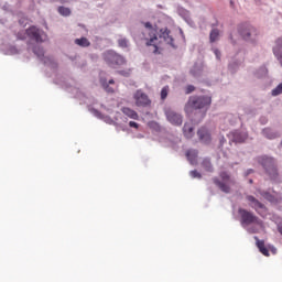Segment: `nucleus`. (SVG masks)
I'll list each match as a JSON object with an SVG mask.
<instances>
[{
	"label": "nucleus",
	"instance_id": "nucleus-1",
	"mask_svg": "<svg viewBox=\"0 0 282 282\" xmlns=\"http://www.w3.org/2000/svg\"><path fill=\"white\" fill-rule=\"evenodd\" d=\"M212 102L213 98L209 96H192L185 106V112L193 113V109H206L210 107Z\"/></svg>",
	"mask_w": 282,
	"mask_h": 282
},
{
	"label": "nucleus",
	"instance_id": "nucleus-2",
	"mask_svg": "<svg viewBox=\"0 0 282 282\" xmlns=\"http://www.w3.org/2000/svg\"><path fill=\"white\" fill-rule=\"evenodd\" d=\"M238 213L240 215V224L241 226H250L256 224L259 228H263V220L259 219L254 214L248 212L247 209L239 208Z\"/></svg>",
	"mask_w": 282,
	"mask_h": 282
},
{
	"label": "nucleus",
	"instance_id": "nucleus-3",
	"mask_svg": "<svg viewBox=\"0 0 282 282\" xmlns=\"http://www.w3.org/2000/svg\"><path fill=\"white\" fill-rule=\"evenodd\" d=\"M259 162L263 166V169H265V172L271 177V180H276V177H279L276 161H274V158L260 156Z\"/></svg>",
	"mask_w": 282,
	"mask_h": 282
},
{
	"label": "nucleus",
	"instance_id": "nucleus-4",
	"mask_svg": "<svg viewBox=\"0 0 282 282\" xmlns=\"http://www.w3.org/2000/svg\"><path fill=\"white\" fill-rule=\"evenodd\" d=\"M104 61L109 65L110 67H116L120 65H126L127 59L115 51H107L104 53Z\"/></svg>",
	"mask_w": 282,
	"mask_h": 282
},
{
	"label": "nucleus",
	"instance_id": "nucleus-5",
	"mask_svg": "<svg viewBox=\"0 0 282 282\" xmlns=\"http://www.w3.org/2000/svg\"><path fill=\"white\" fill-rule=\"evenodd\" d=\"M220 180H223V182L215 177L213 178V182L223 193H230V185H235V180H231L227 172L220 173Z\"/></svg>",
	"mask_w": 282,
	"mask_h": 282
},
{
	"label": "nucleus",
	"instance_id": "nucleus-6",
	"mask_svg": "<svg viewBox=\"0 0 282 282\" xmlns=\"http://www.w3.org/2000/svg\"><path fill=\"white\" fill-rule=\"evenodd\" d=\"M144 25L147 28V33L152 34V36L150 35V39H148L147 45L148 47H152L150 52H152L153 54H158V50H160V46L158 44L159 40L158 35H155V30H153V25L150 22H147Z\"/></svg>",
	"mask_w": 282,
	"mask_h": 282
},
{
	"label": "nucleus",
	"instance_id": "nucleus-7",
	"mask_svg": "<svg viewBox=\"0 0 282 282\" xmlns=\"http://www.w3.org/2000/svg\"><path fill=\"white\" fill-rule=\"evenodd\" d=\"M26 35L31 41H35V43H43L45 39H47V35H45V32L43 30L36 28V26H31L26 30Z\"/></svg>",
	"mask_w": 282,
	"mask_h": 282
},
{
	"label": "nucleus",
	"instance_id": "nucleus-8",
	"mask_svg": "<svg viewBox=\"0 0 282 282\" xmlns=\"http://www.w3.org/2000/svg\"><path fill=\"white\" fill-rule=\"evenodd\" d=\"M165 116H166V120H169L171 124H174V127H182V122H183L182 115L175 112V110L173 109H166Z\"/></svg>",
	"mask_w": 282,
	"mask_h": 282
},
{
	"label": "nucleus",
	"instance_id": "nucleus-9",
	"mask_svg": "<svg viewBox=\"0 0 282 282\" xmlns=\"http://www.w3.org/2000/svg\"><path fill=\"white\" fill-rule=\"evenodd\" d=\"M134 100L137 107H149L151 105V99L142 90H137L134 94Z\"/></svg>",
	"mask_w": 282,
	"mask_h": 282
},
{
	"label": "nucleus",
	"instance_id": "nucleus-10",
	"mask_svg": "<svg viewBox=\"0 0 282 282\" xmlns=\"http://www.w3.org/2000/svg\"><path fill=\"white\" fill-rule=\"evenodd\" d=\"M228 138L229 140H231V142L241 144L248 140V132H241L239 130H235L228 134Z\"/></svg>",
	"mask_w": 282,
	"mask_h": 282
},
{
	"label": "nucleus",
	"instance_id": "nucleus-11",
	"mask_svg": "<svg viewBox=\"0 0 282 282\" xmlns=\"http://www.w3.org/2000/svg\"><path fill=\"white\" fill-rule=\"evenodd\" d=\"M160 39H163V41H165V43H167V45H175L174 44V39H173V35H171V30L169 29H161V35H160Z\"/></svg>",
	"mask_w": 282,
	"mask_h": 282
},
{
	"label": "nucleus",
	"instance_id": "nucleus-12",
	"mask_svg": "<svg viewBox=\"0 0 282 282\" xmlns=\"http://www.w3.org/2000/svg\"><path fill=\"white\" fill-rule=\"evenodd\" d=\"M199 140L204 142L205 144H208L210 142V133H208V130L206 128H200L197 132Z\"/></svg>",
	"mask_w": 282,
	"mask_h": 282
},
{
	"label": "nucleus",
	"instance_id": "nucleus-13",
	"mask_svg": "<svg viewBox=\"0 0 282 282\" xmlns=\"http://www.w3.org/2000/svg\"><path fill=\"white\" fill-rule=\"evenodd\" d=\"M247 199L250 202L251 208H254V210L265 208V205H263V203H261L257 198H254V196L249 195V196H247Z\"/></svg>",
	"mask_w": 282,
	"mask_h": 282
},
{
	"label": "nucleus",
	"instance_id": "nucleus-14",
	"mask_svg": "<svg viewBox=\"0 0 282 282\" xmlns=\"http://www.w3.org/2000/svg\"><path fill=\"white\" fill-rule=\"evenodd\" d=\"M254 239L257 240V248L259 249L261 254H263L264 257H270V251L268 250V248H265V242L263 240H259L258 237H254Z\"/></svg>",
	"mask_w": 282,
	"mask_h": 282
},
{
	"label": "nucleus",
	"instance_id": "nucleus-15",
	"mask_svg": "<svg viewBox=\"0 0 282 282\" xmlns=\"http://www.w3.org/2000/svg\"><path fill=\"white\" fill-rule=\"evenodd\" d=\"M121 111L124 116H127L128 118H131V120H138L140 118V116H138V112H135V110L129 107H123Z\"/></svg>",
	"mask_w": 282,
	"mask_h": 282
},
{
	"label": "nucleus",
	"instance_id": "nucleus-16",
	"mask_svg": "<svg viewBox=\"0 0 282 282\" xmlns=\"http://www.w3.org/2000/svg\"><path fill=\"white\" fill-rule=\"evenodd\" d=\"M262 135H264V138H267L268 140H274V139L279 138L278 132H274L270 128H264L262 130Z\"/></svg>",
	"mask_w": 282,
	"mask_h": 282
},
{
	"label": "nucleus",
	"instance_id": "nucleus-17",
	"mask_svg": "<svg viewBox=\"0 0 282 282\" xmlns=\"http://www.w3.org/2000/svg\"><path fill=\"white\" fill-rule=\"evenodd\" d=\"M197 155H198L197 150H188L186 152V158L189 164H197Z\"/></svg>",
	"mask_w": 282,
	"mask_h": 282
},
{
	"label": "nucleus",
	"instance_id": "nucleus-18",
	"mask_svg": "<svg viewBox=\"0 0 282 282\" xmlns=\"http://www.w3.org/2000/svg\"><path fill=\"white\" fill-rule=\"evenodd\" d=\"M193 126L191 123H185L183 127V133L185 138H193Z\"/></svg>",
	"mask_w": 282,
	"mask_h": 282
},
{
	"label": "nucleus",
	"instance_id": "nucleus-19",
	"mask_svg": "<svg viewBox=\"0 0 282 282\" xmlns=\"http://www.w3.org/2000/svg\"><path fill=\"white\" fill-rule=\"evenodd\" d=\"M75 44L79 45V47H89L91 45V42L87 37L76 39Z\"/></svg>",
	"mask_w": 282,
	"mask_h": 282
},
{
	"label": "nucleus",
	"instance_id": "nucleus-20",
	"mask_svg": "<svg viewBox=\"0 0 282 282\" xmlns=\"http://www.w3.org/2000/svg\"><path fill=\"white\" fill-rule=\"evenodd\" d=\"M219 39V29H213L209 33V43H215Z\"/></svg>",
	"mask_w": 282,
	"mask_h": 282
},
{
	"label": "nucleus",
	"instance_id": "nucleus-21",
	"mask_svg": "<svg viewBox=\"0 0 282 282\" xmlns=\"http://www.w3.org/2000/svg\"><path fill=\"white\" fill-rule=\"evenodd\" d=\"M239 32H240L242 39L247 40V39H250V34H252V29H250V28H247L245 30L240 29Z\"/></svg>",
	"mask_w": 282,
	"mask_h": 282
},
{
	"label": "nucleus",
	"instance_id": "nucleus-22",
	"mask_svg": "<svg viewBox=\"0 0 282 282\" xmlns=\"http://www.w3.org/2000/svg\"><path fill=\"white\" fill-rule=\"evenodd\" d=\"M58 12H59V14H62V17H69V14H72V10H69V8H65V7H59Z\"/></svg>",
	"mask_w": 282,
	"mask_h": 282
},
{
	"label": "nucleus",
	"instance_id": "nucleus-23",
	"mask_svg": "<svg viewBox=\"0 0 282 282\" xmlns=\"http://www.w3.org/2000/svg\"><path fill=\"white\" fill-rule=\"evenodd\" d=\"M202 166L206 170V171H213V164L210 163V160L205 159L202 163Z\"/></svg>",
	"mask_w": 282,
	"mask_h": 282
},
{
	"label": "nucleus",
	"instance_id": "nucleus-24",
	"mask_svg": "<svg viewBox=\"0 0 282 282\" xmlns=\"http://www.w3.org/2000/svg\"><path fill=\"white\" fill-rule=\"evenodd\" d=\"M33 52L36 56H39V58L43 57L45 52L43 51V48H41L40 46H35L33 48Z\"/></svg>",
	"mask_w": 282,
	"mask_h": 282
},
{
	"label": "nucleus",
	"instance_id": "nucleus-25",
	"mask_svg": "<svg viewBox=\"0 0 282 282\" xmlns=\"http://www.w3.org/2000/svg\"><path fill=\"white\" fill-rule=\"evenodd\" d=\"M118 45L119 47H129V40L128 39H119L118 40Z\"/></svg>",
	"mask_w": 282,
	"mask_h": 282
},
{
	"label": "nucleus",
	"instance_id": "nucleus-26",
	"mask_svg": "<svg viewBox=\"0 0 282 282\" xmlns=\"http://www.w3.org/2000/svg\"><path fill=\"white\" fill-rule=\"evenodd\" d=\"M282 94V83L279 84L273 90H272V96H281Z\"/></svg>",
	"mask_w": 282,
	"mask_h": 282
},
{
	"label": "nucleus",
	"instance_id": "nucleus-27",
	"mask_svg": "<svg viewBox=\"0 0 282 282\" xmlns=\"http://www.w3.org/2000/svg\"><path fill=\"white\" fill-rule=\"evenodd\" d=\"M169 96V86H165L161 90V100H166Z\"/></svg>",
	"mask_w": 282,
	"mask_h": 282
},
{
	"label": "nucleus",
	"instance_id": "nucleus-28",
	"mask_svg": "<svg viewBox=\"0 0 282 282\" xmlns=\"http://www.w3.org/2000/svg\"><path fill=\"white\" fill-rule=\"evenodd\" d=\"M281 47H282L281 40H278V47H274V48H273V54H274L278 58H281V54H279V50H281Z\"/></svg>",
	"mask_w": 282,
	"mask_h": 282
},
{
	"label": "nucleus",
	"instance_id": "nucleus-29",
	"mask_svg": "<svg viewBox=\"0 0 282 282\" xmlns=\"http://www.w3.org/2000/svg\"><path fill=\"white\" fill-rule=\"evenodd\" d=\"M191 177L202 180V174L196 170L189 172Z\"/></svg>",
	"mask_w": 282,
	"mask_h": 282
},
{
	"label": "nucleus",
	"instance_id": "nucleus-30",
	"mask_svg": "<svg viewBox=\"0 0 282 282\" xmlns=\"http://www.w3.org/2000/svg\"><path fill=\"white\" fill-rule=\"evenodd\" d=\"M193 91H195V86H193V85H188L185 88V94H193Z\"/></svg>",
	"mask_w": 282,
	"mask_h": 282
},
{
	"label": "nucleus",
	"instance_id": "nucleus-31",
	"mask_svg": "<svg viewBox=\"0 0 282 282\" xmlns=\"http://www.w3.org/2000/svg\"><path fill=\"white\" fill-rule=\"evenodd\" d=\"M129 127H131L132 129H139L140 126L135 121H130Z\"/></svg>",
	"mask_w": 282,
	"mask_h": 282
},
{
	"label": "nucleus",
	"instance_id": "nucleus-32",
	"mask_svg": "<svg viewBox=\"0 0 282 282\" xmlns=\"http://www.w3.org/2000/svg\"><path fill=\"white\" fill-rule=\"evenodd\" d=\"M214 54L216 55V57L219 59V58H221V52H219V50H215L214 51Z\"/></svg>",
	"mask_w": 282,
	"mask_h": 282
},
{
	"label": "nucleus",
	"instance_id": "nucleus-33",
	"mask_svg": "<svg viewBox=\"0 0 282 282\" xmlns=\"http://www.w3.org/2000/svg\"><path fill=\"white\" fill-rule=\"evenodd\" d=\"M250 173H254V171L253 170H248L247 175H250Z\"/></svg>",
	"mask_w": 282,
	"mask_h": 282
},
{
	"label": "nucleus",
	"instance_id": "nucleus-34",
	"mask_svg": "<svg viewBox=\"0 0 282 282\" xmlns=\"http://www.w3.org/2000/svg\"><path fill=\"white\" fill-rule=\"evenodd\" d=\"M113 83H115L113 79L109 80V85H113Z\"/></svg>",
	"mask_w": 282,
	"mask_h": 282
},
{
	"label": "nucleus",
	"instance_id": "nucleus-35",
	"mask_svg": "<svg viewBox=\"0 0 282 282\" xmlns=\"http://www.w3.org/2000/svg\"><path fill=\"white\" fill-rule=\"evenodd\" d=\"M204 116H206V112H203L202 118H204Z\"/></svg>",
	"mask_w": 282,
	"mask_h": 282
},
{
	"label": "nucleus",
	"instance_id": "nucleus-36",
	"mask_svg": "<svg viewBox=\"0 0 282 282\" xmlns=\"http://www.w3.org/2000/svg\"><path fill=\"white\" fill-rule=\"evenodd\" d=\"M119 74H122V75H124V72H119Z\"/></svg>",
	"mask_w": 282,
	"mask_h": 282
},
{
	"label": "nucleus",
	"instance_id": "nucleus-37",
	"mask_svg": "<svg viewBox=\"0 0 282 282\" xmlns=\"http://www.w3.org/2000/svg\"><path fill=\"white\" fill-rule=\"evenodd\" d=\"M249 183L252 184V180H250Z\"/></svg>",
	"mask_w": 282,
	"mask_h": 282
},
{
	"label": "nucleus",
	"instance_id": "nucleus-38",
	"mask_svg": "<svg viewBox=\"0 0 282 282\" xmlns=\"http://www.w3.org/2000/svg\"><path fill=\"white\" fill-rule=\"evenodd\" d=\"M251 232H257V231H254V230H251Z\"/></svg>",
	"mask_w": 282,
	"mask_h": 282
}]
</instances>
